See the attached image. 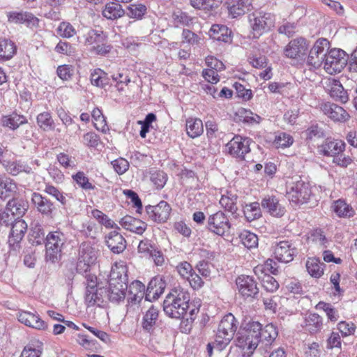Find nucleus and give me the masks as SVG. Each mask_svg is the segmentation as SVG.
<instances>
[{
  "label": "nucleus",
  "instance_id": "48",
  "mask_svg": "<svg viewBox=\"0 0 357 357\" xmlns=\"http://www.w3.org/2000/svg\"><path fill=\"white\" fill-rule=\"evenodd\" d=\"M106 36L101 31L91 30L88 32L85 44L87 45H93L105 42Z\"/></svg>",
  "mask_w": 357,
  "mask_h": 357
},
{
  "label": "nucleus",
  "instance_id": "60",
  "mask_svg": "<svg viewBox=\"0 0 357 357\" xmlns=\"http://www.w3.org/2000/svg\"><path fill=\"white\" fill-rule=\"evenodd\" d=\"M112 79L116 82V87L119 91L124 90V87H120V85H128L130 82L129 76L124 73H118L116 75H113Z\"/></svg>",
  "mask_w": 357,
  "mask_h": 357
},
{
  "label": "nucleus",
  "instance_id": "1",
  "mask_svg": "<svg viewBox=\"0 0 357 357\" xmlns=\"http://www.w3.org/2000/svg\"><path fill=\"white\" fill-rule=\"evenodd\" d=\"M190 294L181 287L171 289L163 302V310L169 317L174 319H186L191 322L195 315L198 313L199 308L189 303Z\"/></svg>",
  "mask_w": 357,
  "mask_h": 357
},
{
  "label": "nucleus",
  "instance_id": "46",
  "mask_svg": "<svg viewBox=\"0 0 357 357\" xmlns=\"http://www.w3.org/2000/svg\"><path fill=\"white\" fill-rule=\"evenodd\" d=\"M5 166L6 171L12 175H17L22 172L27 174L33 172L31 167L21 162H8Z\"/></svg>",
  "mask_w": 357,
  "mask_h": 357
},
{
  "label": "nucleus",
  "instance_id": "31",
  "mask_svg": "<svg viewBox=\"0 0 357 357\" xmlns=\"http://www.w3.org/2000/svg\"><path fill=\"white\" fill-rule=\"evenodd\" d=\"M252 0H232L229 7V14L233 17L243 15L252 9Z\"/></svg>",
  "mask_w": 357,
  "mask_h": 357
},
{
  "label": "nucleus",
  "instance_id": "22",
  "mask_svg": "<svg viewBox=\"0 0 357 357\" xmlns=\"http://www.w3.org/2000/svg\"><path fill=\"white\" fill-rule=\"evenodd\" d=\"M345 146V143L342 140L327 139L319 146V151L324 155L334 157L342 153Z\"/></svg>",
  "mask_w": 357,
  "mask_h": 357
},
{
  "label": "nucleus",
  "instance_id": "14",
  "mask_svg": "<svg viewBox=\"0 0 357 357\" xmlns=\"http://www.w3.org/2000/svg\"><path fill=\"white\" fill-rule=\"evenodd\" d=\"M172 208L165 201H161L155 206L149 205L146 211L149 218L158 223L165 222L169 218Z\"/></svg>",
  "mask_w": 357,
  "mask_h": 357
},
{
  "label": "nucleus",
  "instance_id": "18",
  "mask_svg": "<svg viewBox=\"0 0 357 357\" xmlns=\"http://www.w3.org/2000/svg\"><path fill=\"white\" fill-rule=\"evenodd\" d=\"M325 84V88L328 91L331 98L342 103H345L348 101L349 97L347 92L344 90L340 81L330 78L326 81Z\"/></svg>",
  "mask_w": 357,
  "mask_h": 357
},
{
  "label": "nucleus",
  "instance_id": "33",
  "mask_svg": "<svg viewBox=\"0 0 357 357\" xmlns=\"http://www.w3.org/2000/svg\"><path fill=\"white\" fill-rule=\"evenodd\" d=\"M125 14L124 10L118 2H110L105 5L102 15L108 20H116Z\"/></svg>",
  "mask_w": 357,
  "mask_h": 357
},
{
  "label": "nucleus",
  "instance_id": "12",
  "mask_svg": "<svg viewBox=\"0 0 357 357\" xmlns=\"http://www.w3.org/2000/svg\"><path fill=\"white\" fill-rule=\"evenodd\" d=\"M207 228L214 234L223 236L230 228L229 219L222 211H218L208 218Z\"/></svg>",
  "mask_w": 357,
  "mask_h": 357
},
{
  "label": "nucleus",
  "instance_id": "57",
  "mask_svg": "<svg viewBox=\"0 0 357 357\" xmlns=\"http://www.w3.org/2000/svg\"><path fill=\"white\" fill-rule=\"evenodd\" d=\"M293 137L285 132L280 133L275 137V144L277 147L286 148L293 144Z\"/></svg>",
  "mask_w": 357,
  "mask_h": 357
},
{
  "label": "nucleus",
  "instance_id": "42",
  "mask_svg": "<svg viewBox=\"0 0 357 357\" xmlns=\"http://www.w3.org/2000/svg\"><path fill=\"white\" fill-rule=\"evenodd\" d=\"M16 51L15 44L8 40H0V60H8Z\"/></svg>",
  "mask_w": 357,
  "mask_h": 357
},
{
  "label": "nucleus",
  "instance_id": "2",
  "mask_svg": "<svg viewBox=\"0 0 357 357\" xmlns=\"http://www.w3.org/2000/svg\"><path fill=\"white\" fill-rule=\"evenodd\" d=\"M128 289L127 267L115 264L111 269L107 298L112 302L119 303L126 296Z\"/></svg>",
  "mask_w": 357,
  "mask_h": 357
},
{
  "label": "nucleus",
  "instance_id": "43",
  "mask_svg": "<svg viewBox=\"0 0 357 357\" xmlns=\"http://www.w3.org/2000/svg\"><path fill=\"white\" fill-rule=\"evenodd\" d=\"M236 200L237 196L236 195L227 193V195H222L220 199V204L226 211L234 214L237 211Z\"/></svg>",
  "mask_w": 357,
  "mask_h": 357
},
{
  "label": "nucleus",
  "instance_id": "11",
  "mask_svg": "<svg viewBox=\"0 0 357 357\" xmlns=\"http://www.w3.org/2000/svg\"><path fill=\"white\" fill-rule=\"evenodd\" d=\"M329 47V42L326 38L317 40L310 51L307 63L315 68L324 65L326 50Z\"/></svg>",
  "mask_w": 357,
  "mask_h": 357
},
{
  "label": "nucleus",
  "instance_id": "6",
  "mask_svg": "<svg viewBox=\"0 0 357 357\" xmlns=\"http://www.w3.org/2000/svg\"><path fill=\"white\" fill-rule=\"evenodd\" d=\"M98 257V251L91 242L81 243L78 251L77 271L84 273L89 271Z\"/></svg>",
  "mask_w": 357,
  "mask_h": 357
},
{
  "label": "nucleus",
  "instance_id": "50",
  "mask_svg": "<svg viewBox=\"0 0 357 357\" xmlns=\"http://www.w3.org/2000/svg\"><path fill=\"white\" fill-rule=\"evenodd\" d=\"M37 123L45 131L54 128V121L49 112H43L37 116Z\"/></svg>",
  "mask_w": 357,
  "mask_h": 357
},
{
  "label": "nucleus",
  "instance_id": "51",
  "mask_svg": "<svg viewBox=\"0 0 357 357\" xmlns=\"http://www.w3.org/2000/svg\"><path fill=\"white\" fill-rule=\"evenodd\" d=\"M172 20L175 26H179L181 25L188 26L192 21V17L180 10H177L173 13Z\"/></svg>",
  "mask_w": 357,
  "mask_h": 357
},
{
  "label": "nucleus",
  "instance_id": "39",
  "mask_svg": "<svg viewBox=\"0 0 357 357\" xmlns=\"http://www.w3.org/2000/svg\"><path fill=\"white\" fill-rule=\"evenodd\" d=\"M334 212L342 218H351L354 216L355 212L353 208L344 200L338 199L333 205Z\"/></svg>",
  "mask_w": 357,
  "mask_h": 357
},
{
  "label": "nucleus",
  "instance_id": "52",
  "mask_svg": "<svg viewBox=\"0 0 357 357\" xmlns=\"http://www.w3.org/2000/svg\"><path fill=\"white\" fill-rule=\"evenodd\" d=\"M26 122V118L22 116L14 114L8 117H4L3 119V124L5 126L9 127L11 129H16L20 125Z\"/></svg>",
  "mask_w": 357,
  "mask_h": 357
},
{
  "label": "nucleus",
  "instance_id": "37",
  "mask_svg": "<svg viewBox=\"0 0 357 357\" xmlns=\"http://www.w3.org/2000/svg\"><path fill=\"white\" fill-rule=\"evenodd\" d=\"M186 131L189 137L195 138L204 131L203 123L199 119H189L186 121Z\"/></svg>",
  "mask_w": 357,
  "mask_h": 357
},
{
  "label": "nucleus",
  "instance_id": "44",
  "mask_svg": "<svg viewBox=\"0 0 357 357\" xmlns=\"http://www.w3.org/2000/svg\"><path fill=\"white\" fill-rule=\"evenodd\" d=\"M241 243L248 249L256 248L258 245L257 236L248 230H243L239 234Z\"/></svg>",
  "mask_w": 357,
  "mask_h": 357
},
{
  "label": "nucleus",
  "instance_id": "61",
  "mask_svg": "<svg viewBox=\"0 0 357 357\" xmlns=\"http://www.w3.org/2000/svg\"><path fill=\"white\" fill-rule=\"evenodd\" d=\"M114 170L119 174H124L129 168V162L123 158H119L112 162Z\"/></svg>",
  "mask_w": 357,
  "mask_h": 357
},
{
  "label": "nucleus",
  "instance_id": "5",
  "mask_svg": "<svg viewBox=\"0 0 357 357\" xmlns=\"http://www.w3.org/2000/svg\"><path fill=\"white\" fill-rule=\"evenodd\" d=\"M65 234L59 231L50 232L45 238V259L51 263L57 262L61 257L62 249L66 242Z\"/></svg>",
  "mask_w": 357,
  "mask_h": 357
},
{
  "label": "nucleus",
  "instance_id": "9",
  "mask_svg": "<svg viewBox=\"0 0 357 357\" xmlns=\"http://www.w3.org/2000/svg\"><path fill=\"white\" fill-rule=\"evenodd\" d=\"M274 17L271 13H255L250 16V23L253 36L258 38L274 25Z\"/></svg>",
  "mask_w": 357,
  "mask_h": 357
},
{
  "label": "nucleus",
  "instance_id": "16",
  "mask_svg": "<svg viewBox=\"0 0 357 357\" xmlns=\"http://www.w3.org/2000/svg\"><path fill=\"white\" fill-rule=\"evenodd\" d=\"M236 284L239 294L244 298H255L259 293L256 282L249 275L238 276Z\"/></svg>",
  "mask_w": 357,
  "mask_h": 357
},
{
  "label": "nucleus",
  "instance_id": "59",
  "mask_svg": "<svg viewBox=\"0 0 357 357\" xmlns=\"http://www.w3.org/2000/svg\"><path fill=\"white\" fill-rule=\"evenodd\" d=\"M238 112L243 116V121L250 124L259 123L261 119L259 115L253 114L250 110L241 109Z\"/></svg>",
  "mask_w": 357,
  "mask_h": 357
},
{
  "label": "nucleus",
  "instance_id": "3",
  "mask_svg": "<svg viewBox=\"0 0 357 357\" xmlns=\"http://www.w3.org/2000/svg\"><path fill=\"white\" fill-rule=\"evenodd\" d=\"M261 324L257 321L249 322L237 333L236 346L244 351V355L250 356L259 344V331Z\"/></svg>",
  "mask_w": 357,
  "mask_h": 357
},
{
  "label": "nucleus",
  "instance_id": "27",
  "mask_svg": "<svg viewBox=\"0 0 357 357\" xmlns=\"http://www.w3.org/2000/svg\"><path fill=\"white\" fill-rule=\"evenodd\" d=\"M301 327L311 334L317 333L323 328V319L317 313H309L305 315Z\"/></svg>",
  "mask_w": 357,
  "mask_h": 357
},
{
  "label": "nucleus",
  "instance_id": "30",
  "mask_svg": "<svg viewBox=\"0 0 357 357\" xmlns=\"http://www.w3.org/2000/svg\"><path fill=\"white\" fill-rule=\"evenodd\" d=\"M165 282L160 278H153L149 283L145 298L151 301L152 299H158L163 294L165 288Z\"/></svg>",
  "mask_w": 357,
  "mask_h": 357
},
{
  "label": "nucleus",
  "instance_id": "36",
  "mask_svg": "<svg viewBox=\"0 0 357 357\" xmlns=\"http://www.w3.org/2000/svg\"><path fill=\"white\" fill-rule=\"evenodd\" d=\"M17 190V185L12 179L0 175V198L10 197Z\"/></svg>",
  "mask_w": 357,
  "mask_h": 357
},
{
  "label": "nucleus",
  "instance_id": "34",
  "mask_svg": "<svg viewBox=\"0 0 357 357\" xmlns=\"http://www.w3.org/2000/svg\"><path fill=\"white\" fill-rule=\"evenodd\" d=\"M6 206L7 210L10 211L14 218L17 216V218L22 217L28 208L27 203L25 201L18 199L10 200L7 203Z\"/></svg>",
  "mask_w": 357,
  "mask_h": 357
},
{
  "label": "nucleus",
  "instance_id": "62",
  "mask_svg": "<svg viewBox=\"0 0 357 357\" xmlns=\"http://www.w3.org/2000/svg\"><path fill=\"white\" fill-rule=\"evenodd\" d=\"M156 247L153 245L149 239H144L139 242L138 245V252L144 254L145 256H149Z\"/></svg>",
  "mask_w": 357,
  "mask_h": 357
},
{
  "label": "nucleus",
  "instance_id": "54",
  "mask_svg": "<svg viewBox=\"0 0 357 357\" xmlns=\"http://www.w3.org/2000/svg\"><path fill=\"white\" fill-rule=\"evenodd\" d=\"M56 31L63 38H71L76 33L75 28L68 22H61L58 26Z\"/></svg>",
  "mask_w": 357,
  "mask_h": 357
},
{
  "label": "nucleus",
  "instance_id": "41",
  "mask_svg": "<svg viewBox=\"0 0 357 357\" xmlns=\"http://www.w3.org/2000/svg\"><path fill=\"white\" fill-rule=\"evenodd\" d=\"M109 80L107 74L100 68L95 69L91 73V82L96 86L104 88L109 84Z\"/></svg>",
  "mask_w": 357,
  "mask_h": 357
},
{
  "label": "nucleus",
  "instance_id": "21",
  "mask_svg": "<svg viewBox=\"0 0 357 357\" xmlns=\"http://www.w3.org/2000/svg\"><path fill=\"white\" fill-rule=\"evenodd\" d=\"M278 331L277 328L273 324L266 325L259 331V349H264L267 351V348L272 345L278 337Z\"/></svg>",
  "mask_w": 357,
  "mask_h": 357
},
{
  "label": "nucleus",
  "instance_id": "64",
  "mask_svg": "<svg viewBox=\"0 0 357 357\" xmlns=\"http://www.w3.org/2000/svg\"><path fill=\"white\" fill-rule=\"evenodd\" d=\"M353 162L352 158L344 154L339 153L333 157V162L341 167H347Z\"/></svg>",
  "mask_w": 357,
  "mask_h": 357
},
{
  "label": "nucleus",
  "instance_id": "32",
  "mask_svg": "<svg viewBox=\"0 0 357 357\" xmlns=\"http://www.w3.org/2000/svg\"><path fill=\"white\" fill-rule=\"evenodd\" d=\"M159 310L153 305L149 307L144 315L142 326L149 333L153 331L158 318Z\"/></svg>",
  "mask_w": 357,
  "mask_h": 357
},
{
  "label": "nucleus",
  "instance_id": "55",
  "mask_svg": "<svg viewBox=\"0 0 357 357\" xmlns=\"http://www.w3.org/2000/svg\"><path fill=\"white\" fill-rule=\"evenodd\" d=\"M151 181L158 189H161L167 181V176L162 171H154L151 174Z\"/></svg>",
  "mask_w": 357,
  "mask_h": 357
},
{
  "label": "nucleus",
  "instance_id": "29",
  "mask_svg": "<svg viewBox=\"0 0 357 357\" xmlns=\"http://www.w3.org/2000/svg\"><path fill=\"white\" fill-rule=\"evenodd\" d=\"M105 238L107 245L114 253H121L126 249V240L117 231H111Z\"/></svg>",
  "mask_w": 357,
  "mask_h": 357
},
{
  "label": "nucleus",
  "instance_id": "10",
  "mask_svg": "<svg viewBox=\"0 0 357 357\" xmlns=\"http://www.w3.org/2000/svg\"><path fill=\"white\" fill-rule=\"evenodd\" d=\"M252 140L241 135L234 136L226 145L228 153L233 157L244 160L245 156L250 151V143Z\"/></svg>",
  "mask_w": 357,
  "mask_h": 357
},
{
  "label": "nucleus",
  "instance_id": "63",
  "mask_svg": "<svg viewBox=\"0 0 357 357\" xmlns=\"http://www.w3.org/2000/svg\"><path fill=\"white\" fill-rule=\"evenodd\" d=\"M303 134V137L308 140H312L315 137H321L323 135L321 130L317 125L309 127Z\"/></svg>",
  "mask_w": 357,
  "mask_h": 357
},
{
  "label": "nucleus",
  "instance_id": "17",
  "mask_svg": "<svg viewBox=\"0 0 357 357\" xmlns=\"http://www.w3.org/2000/svg\"><path fill=\"white\" fill-rule=\"evenodd\" d=\"M321 110L331 120L336 122H345L350 116L342 107L331 102H326L321 105Z\"/></svg>",
  "mask_w": 357,
  "mask_h": 357
},
{
  "label": "nucleus",
  "instance_id": "20",
  "mask_svg": "<svg viewBox=\"0 0 357 357\" xmlns=\"http://www.w3.org/2000/svg\"><path fill=\"white\" fill-rule=\"evenodd\" d=\"M27 230V224L24 220L17 218L12 223L8 243L10 246L18 244L24 238Z\"/></svg>",
  "mask_w": 357,
  "mask_h": 357
},
{
  "label": "nucleus",
  "instance_id": "24",
  "mask_svg": "<svg viewBox=\"0 0 357 357\" xmlns=\"http://www.w3.org/2000/svg\"><path fill=\"white\" fill-rule=\"evenodd\" d=\"M18 320L24 325L38 329L45 330L47 326L38 315L26 311H22L18 313Z\"/></svg>",
  "mask_w": 357,
  "mask_h": 357
},
{
  "label": "nucleus",
  "instance_id": "26",
  "mask_svg": "<svg viewBox=\"0 0 357 357\" xmlns=\"http://www.w3.org/2000/svg\"><path fill=\"white\" fill-rule=\"evenodd\" d=\"M8 19L10 22L15 24L25 23L28 26H38V19L32 13L28 12H10L8 13Z\"/></svg>",
  "mask_w": 357,
  "mask_h": 357
},
{
  "label": "nucleus",
  "instance_id": "15",
  "mask_svg": "<svg viewBox=\"0 0 357 357\" xmlns=\"http://www.w3.org/2000/svg\"><path fill=\"white\" fill-rule=\"evenodd\" d=\"M296 253V248L293 246L291 243L287 241L277 243L273 248L275 258L283 263L291 261Z\"/></svg>",
  "mask_w": 357,
  "mask_h": 357
},
{
  "label": "nucleus",
  "instance_id": "49",
  "mask_svg": "<svg viewBox=\"0 0 357 357\" xmlns=\"http://www.w3.org/2000/svg\"><path fill=\"white\" fill-rule=\"evenodd\" d=\"M45 239V232L43 227L39 222L32 225L31 229V241L33 244L40 245Z\"/></svg>",
  "mask_w": 357,
  "mask_h": 357
},
{
  "label": "nucleus",
  "instance_id": "4",
  "mask_svg": "<svg viewBox=\"0 0 357 357\" xmlns=\"http://www.w3.org/2000/svg\"><path fill=\"white\" fill-rule=\"evenodd\" d=\"M236 328V319L232 314H227L221 319L213 342L218 351H222L229 344Z\"/></svg>",
  "mask_w": 357,
  "mask_h": 357
},
{
  "label": "nucleus",
  "instance_id": "53",
  "mask_svg": "<svg viewBox=\"0 0 357 357\" xmlns=\"http://www.w3.org/2000/svg\"><path fill=\"white\" fill-rule=\"evenodd\" d=\"M128 15L131 18L139 19L146 13V7L144 4H130L128 7Z\"/></svg>",
  "mask_w": 357,
  "mask_h": 357
},
{
  "label": "nucleus",
  "instance_id": "28",
  "mask_svg": "<svg viewBox=\"0 0 357 357\" xmlns=\"http://www.w3.org/2000/svg\"><path fill=\"white\" fill-rule=\"evenodd\" d=\"M119 223L124 229L137 234H142L147 227L146 222L130 215L121 218Z\"/></svg>",
  "mask_w": 357,
  "mask_h": 357
},
{
  "label": "nucleus",
  "instance_id": "45",
  "mask_svg": "<svg viewBox=\"0 0 357 357\" xmlns=\"http://www.w3.org/2000/svg\"><path fill=\"white\" fill-rule=\"evenodd\" d=\"M91 116L93 119L94 126L97 130L102 132H106L109 130L106 119L100 109L95 108L92 111Z\"/></svg>",
  "mask_w": 357,
  "mask_h": 357
},
{
  "label": "nucleus",
  "instance_id": "19",
  "mask_svg": "<svg viewBox=\"0 0 357 357\" xmlns=\"http://www.w3.org/2000/svg\"><path fill=\"white\" fill-rule=\"evenodd\" d=\"M261 205L266 212L274 217H282L286 212L284 206L280 203L278 198L273 195L266 196L261 200Z\"/></svg>",
  "mask_w": 357,
  "mask_h": 357
},
{
  "label": "nucleus",
  "instance_id": "7",
  "mask_svg": "<svg viewBox=\"0 0 357 357\" xmlns=\"http://www.w3.org/2000/svg\"><path fill=\"white\" fill-rule=\"evenodd\" d=\"M312 195L309 183L299 180L289 184L286 196L289 201L294 204L306 203Z\"/></svg>",
  "mask_w": 357,
  "mask_h": 357
},
{
  "label": "nucleus",
  "instance_id": "13",
  "mask_svg": "<svg viewBox=\"0 0 357 357\" xmlns=\"http://www.w3.org/2000/svg\"><path fill=\"white\" fill-rule=\"evenodd\" d=\"M107 290L105 287H98L93 280L86 288L85 302L88 307L101 306L107 298Z\"/></svg>",
  "mask_w": 357,
  "mask_h": 357
},
{
  "label": "nucleus",
  "instance_id": "47",
  "mask_svg": "<svg viewBox=\"0 0 357 357\" xmlns=\"http://www.w3.org/2000/svg\"><path fill=\"white\" fill-rule=\"evenodd\" d=\"M244 215L251 222L261 217V208L258 202L246 204L243 208Z\"/></svg>",
  "mask_w": 357,
  "mask_h": 357
},
{
  "label": "nucleus",
  "instance_id": "56",
  "mask_svg": "<svg viewBox=\"0 0 357 357\" xmlns=\"http://www.w3.org/2000/svg\"><path fill=\"white\" fill-rule=\"evenodd\" d=\"M73 178L84 190H93L95 188V186L89 182L88 177L82 172H79L73 175Z\"/></svg>",
  "mask_w": 357,
  "mask_h": 357
},
{
  "label": "nucleus",
  "instance_id": "23",
  "mask_svg": "<svg viewBox=\"0 0 357 357\" xmlns=\"http://www.w3.org/2000/svg\"><path fill=\"white\" fill-rule=\"evenodd\" d=\"M307 50L306 41L300 38L291 40L284 49V54L287 57L296 59L304 55Z\"/></svg>",
  "mask_w": 357,
  "mask_h": 357
},
{
  "label": "nucleus",
  "instance_id": "58",
  "mask_svg": "<svg viewBox=\"0 0 357 357\" xmlns=\"http://www.w3.org/2000/svg\"><path fill=\"white\" fill-rule=\"evenodd\" d=\"M44 192L47 194L54 197L57 201L61 202L63 205L66 203V199L56 188L51 185H46Z\"/></svg>",
  "mask_w": 357,
  "mask_h": 357
},
{
  "label": "nucleus",
  "instance_id": "40",
  "mask_svg": "<svg viewBox=\"0 0 357 357\" xmlns=\"http://www.w3.org/2000/svg\"><path fill=\"white\" fill-rule=\"evenodd\" d=\"M306 268L309 274L315 278H319L324 274V264L317 258H310L306 261Z\"/></svg>",
  "mask_w": 357,
  "mask_h": 357
},
{
  "label": "nucleus",
  "instance_id": "8",
  "mask_svg": "<svg viewBox=\"0 0 357 357\" xmlns=\"http://www.w3.org/2000/svg\"><path fill=\"white\" fill-rule=\"evenodd\" d=\"M347 64V54L340 49H333L325 55L324 69L330 75L340 73Z\"/></svg>",
  "mask_w": 357,
  "mask_h": 357
},
{
  "label": "nucleus",
  "instance_id": "35",
  "mask_svg": "<svg viewBox=\"0 0 357 357\" xmlns=\"http://www.w3.org/2000/svg\"><path fill=\"white\" fill-rule=\"evenodd\" d=\"M230 33L231 31L225 25L213 24L210 29L211 37L219 41L228 42Z\"/></svg>",
  "mask_w": 357,
  "mask_h": 357
},
{
  "label": "nucleus",
  "instance_id": "38",
  "mask_svg": "<svg viewBox=\"0 0 357 357\" xmlns=\"http://www.w3.org/2000/svg\"><path fill=\"white\" fill-rule=\"evenodd\" d=\"M222 3V0H190V4L195 9L205 12L216 9Z\"/></svg>",
  "mask_w": 357,
  "mask_h": 357
},
{
  "label": "nucleus",
  "instance_id": "25",
  "mask_svg": "<svg viewBox=\"0 0 357 357\" xmlns=\"http://www.w3.org/2000/svg\"><path fill=\"white\" fill-rule=\"evenodd\" d=\"M31 202L37 211L45 215H50L55 208L50 199L38 192L32 194Z\"/></svg>",
  "mask_w": 357,
  "mask_h": 357
}]
</instances>
